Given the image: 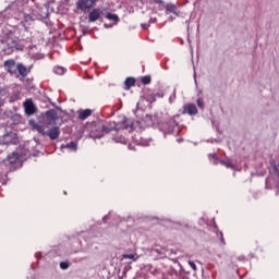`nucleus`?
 Listing matches in <instances>:
<instances>
[{
    "mask_svg": "<svg viewBox=\"0 0 279 279\" xmlns=\"http://www.w3.org/2000/svg\"><path fill=\"white\" fill-rule=\"evenodd\" d=\"M98 0H77L76 9L86 13L87 11L92 10L96 7Z\"/></svg>",
    "mask_w": 279,
    "mask_h": 279,
    "instance_id": "3",
    "label": "nucleus"
},
{
    "mask_svg": "<svg viewBox=\"0 0 279 279\" xmlns=\"http://www.w3.org/2000/svg\"><path fill=\"white\" fill-rule=\"evenodd\" d=\"M16 72L23 78L27 77V75L29 73L26 65H23V63H17L16 64Z\"/></svg>",
    "mask_w": 279,
    "mask_h": 279,
    "instance_id": "10",
    "label": "nucleus"
},
{
    "mask_svg": "<svg viewBox=\"0 0 279 279\" xmlns=\"http://www.w3.org/2000/svg\"><path fill=\"white\" fill-rule=\"evenodd\" d=\"M23 106H24V109H25V113H26L27 116H33V114H35V112H36V107H35V105H34L33 100H25V102L23 104Z\"/></svg>",
    "mask_w": 279,
    "mask_h": 279,
    "instance_id": "7",
    "label": "nucleus"
},
{
    "mask_svg": "<svg viewBox=\"0 0 279 279\" xmlns=\"http://www.w3.org/2000/svg\"><path fill=\"white\" fill-rule=\"evenodd\" d=\"M53 72L58 75H63L65 73V70L64 68L57 66V68H53Z\"/></svg>",
    "mask_w": 279,
    "mask_h": 279,
    "instance_id": "18",
    "label": "nucleus"
},
{
    "mask_svg": "<svg viewBox=\"0 0 279 279\" xmlns=\"http://www.w3.org/2000/svg\"><path fill=\"white\" fill-rule=\"evenodd\" d=\"M154 251H155L156 253H158V254H165V252H166L165 248H161V250L155 248Z\"/></svg>",
    "mask_w": 279,
    "mask_h": 279,
    "instance_id": "28",
    "label": "nucleus"
},
{
    "mask_svg": "<svg viewBox=\"0 0 279 279\" xmlns=\"http://www.w3.org/2000/svg\"><path fill=\"white\" fill-rule=\"evenodd\" d=\"M20 159V153H10V155H8L7 157V161L11 165H15Z\"/></svg>",
    "mask_w": 279,
    "mask_h": 279,
    "instance_id": "11",
    "label": "nucleus"
},
{
    "mask_svg": "<svg viewBox=\"0 0 279 279\" xmlns=\"http://www.w3.org/2000/svg\"><path fill=\"white\" fill-rule=\"evenodd\" d=\"M105 17H106L107 20H109V21L114 22V23H119V21H120L119 15H118V14H114V13H111V12H108V13L105 15Z\"/></svg>",
    "mask_w": 279,
    "mask_h": 279,
    "instance_id": "14",
    "label": "nucleus"
},
{
    "mask_svg": "<svg viewBox=\"0 0 279 279\" xmlns=\"http://www.w3.org/2000/svg\"><path fill=\"white\" fill-rule=\"evenodd\" d=\"M146 101H148L149 104L156 102V101H157L156 94H150V95L146 98Z\"/></svg>",
    "mask_w": 279,
    "mask_h": 279,
    "instance_id": "19",
    "label": "nucleus"
},
{
    "mask_svg": "<svg viewBox=\"0 0 279 279\" xmlns=\"http://www.w3.org/2000/svg\"><path fill=\"white\" fill-rule=\"evenodd\" d=\"M70 267V263L68 262H61L60 263V268L63 270H66Z\"/></svg>",
    "mask_w": 279,
    "mask_h": 279,
    "instance_id": "20",
    "label": "nucleus"
},
{
    "mask_svg": "<svg viewBox=\"0 0 279 279\" xmlns=\"http://www.w3.org/2000/svg\"><path fill=\"white\" fill-rule=\"evenodd\" d=\"M46 128L44 124H39L37 126V132L41 135H47L51 141H56L59 138L60 134H61V129L60 126H52V129H48V131H46Z\"/></svg>",
    "mask_w": 279,
    "mask_h": 279,
    "instance_id": "2",
    "label": "nucleus"
},
{
    "mask_svg": "<svg viewBox=\"0 0 279 279\" xmlns=\"http://www.w3.org/2000/svg\"><path fill=\"white\" fill-rule=\"evenodd\" d=\"M183 113H187L190 116H195L198 113V109L196 105H184Z\"/></svg>",
    "mask_w": 279,
    "mask_h": 279,
    "instance_id": "9",
    "label": "nucleus"
},
{
    "mask_svg": "<svg viewBox=\"0 0 279 279\" xmlns=\"http://www.w3.org/2000/svg\"><path fill=\"white\" fill-rule=\"evenodd\" d=\"M3 66L10 75L13 76L17 74V63L14 59H8L4 61Z\"/></svg>",
    "mask_w": 279,
    "mask_h": 279,
    "instance_id": "4",
    "label": "nucleus"
},
{
    "mask_svg": "<svg viewBox=\"0 0 279 279\" xmlns=\"http://www.w3.org/2000/svg\"><path fill=\"white\" fill-rule=\"evenodd\" d=\"M47 119H50L51 121H56L58 119V113L53 109L50 111H46Z\"/></svg>",
    "mask_w": 279,
    "mask_h": 279,
    "instance_id": "15",
    "label": "nucleus"
},
{
    "mask_svg": "<svg viewBox=\"0 0 279 279\" xmlns=\"http://www.w3.org/2000/svg\"><path fill=\"white\" fill-rule=\"evenodd\" d=\"M135 84L136 80L131 76H128V78H125L124 81L125 90L131 89L133 86H135Z\"/></svg>",
    "mask_w": 279,
    "mask_h": 279,
    "instance_id": "12",
    "label": "nucleus"
},
{
    "mask_svg": "<svg viewBox=\"0 0 279 279\" xmlns=\"http://www.w3.org/2000/svg\"><path fill=\"white\" fill-rule=\"evenodd\" d=\"M166 11L179 16L178 8L174 3H167Z\"/></svg>",
    "mask_w": 279,
    "mask_h": 279,
    "instance_id": "13",
    "label": "nucleus"
},
{
    "mask_svg": "<svg viewBox=\"0 0 279 279\" xmlns=\"http://www.w3.org/2000/svg\"><path fill=\"white\" fill-rule=\"evenodd\" d=\"M7 95H8L7 87H0V98Z\"/></svg>",
    "mask_w": 279,
    "mask_h": 279,
    "instance_id": "21",
    "label": "nucleus"
},
{
    "mask_svg": "<svg viewBox=\"0 0 279 279\" xmlns=\"http://www.w3.org/2000/svg\"><path fill=\"white\" fill-rule=\"evenodd\" d=\"M96 128L98 129V133H96L97 138H101L104 134H109L113 131H119V126L117 122H98L96 123Z\"/></svg>",
    "mask_w": 279,
    "mask_h": 279,
    "instance_id": "1",
    "label": "nucleus"
},
{
    "mask_svg": "<svg viewBox=\"0 0 279 279\" xmlns=\"http://www.w3.org/2000/svg\"><path fill=\"white\" fill-rule=\"evenodd\" d=\"M149 4H163V0H148Z\"/></svg>",
    "mask_w": 279,
    "mask_h": 279,
    "instance_id": "23",
    "label": "nucleus"
},
{
    "mask_svg": "<svg viewBox=\"0 0 279 279\" xmlns=\"http://www.w3.org/2000/svg\"><path fill=\"white\" fill-rule=\"evenodd\" d=\"M220 241H221L222 244H226V240L223 238V233H220Z\"/></svg>",
    "mask_w": 279,
    "mask_h": 279,
    "instance_id": "29",
    "label": "nucleus"
},
{
    "mask_svg": "<svg viewBox=\"0 0 279 279\" xmlns=\"http://www.w3.org/2000/svg\"><path fill=\"white\" fill-rule=\"evenodd\" d=\"M123 258H125V259H128V258L134 259L135 256H134L133 254H124V255H123Z\"/></svg>",
    "mask_w": 279,
    "mask_h": 279,
    "instance_id": "27",
    "label": "nucleus"
},
{
    "mask_svg": "<svg viewBox=\"0 0 279 279\" xmlns=\"http://www.w3.org/2000/svg\"><path fill=\"white\" fill-rule=\"evenodd\" d=\"M197 106H198L199 108H204V100H203V98H198V99H197Z\"/></svg>",
    "mask_w": 279,
    "mask_h": 279,
    "instance_id": "24",
    "label": "nucleus"
},
{
    "mask_svg": "<svg viewBox=\"0 0 279 279\" xmlns=\"http://www.w3.org/2000/svg\"><path fill=\"white\" fill-rule=\"evenodd\" d=\"M116 143H121V144H125L126 143V138L125 137H114Z\"/></svg>",
    "mask_w": 279,
    "mask_h": 279,
    "instance_id": "22",
    "label": "nucleus"
},
{
    "mask_svg": "<svg viewBox=\"0 0 279 279\" xmlns=\"http://www.w3.org/2000/svg\"><path fill=\"white\" fill-rule=\"evenodd\" d=\"M92 114H93L92 109H78L77 111V117L80 121H84L88 119L89 117H92Z\"/></svg>",
    "mask_w": 279,
    "mask_h": 279,
    "instance_id": "8",
    "label": "nucleus"
},
{
    "mask_svg": "<svg viewBox=\"0 0 279 279\" xmlns=\"http://www.w3.org/2000/svg\"><path fill=\"white\" fill-rule=\"evenodd\" d=\"M189 265H190V267H191L194 271L197 270V266H196V264H195L194 262H189Z\"/></svg>",
    "mask_w": 279,
    "mask_h": 279,
    "instance_id": "25",
    "label": "nucleus"
},
{
    "mask_svg": "<svg viewBox=\"0 0 279 279\" xmlns=\"http://www.w3.org/2000/svg\"><path fill=\"white\" fill-rule=\"evenodd\" d=\"M100 16L101 10L99 8H95L88 13V22H97L100 19Z\"/></svg>",
    "mask_w": 279,
    "mask_h": 279,
    "instance_id": "6",
    "label": "nucleus"
},
{
    "mask_svg": "<svg viewBox=\"0 0 279 279\" xmlns=\"http://www.w3.org/2000/svg\"><path fill=\"white\" fill-rule=\"evenodd\" d=\"M7 46L8 49H15L17 51H22L24 49V46L20 44L19 39L15 37H8L7 38Z\"/></svg>",
    "mask_w": 279,
    "mask_h": 279,
    "instance_id": "5",
    "label": "nucleus"
},
{
    "mask_svg": "<svg viewBox=\"0 0 279 279\" xmlns=\"http://www.w3.org/2000/svg\"><path fill=\"white\" fill-rule=\"evenodd\" d=\"M24 20H25L26 22L34 21L33 16H32L31 14H26V15L24 16Z\"/></svg>",
    "mask_w": 279,
    "mask_h": 279,
    "instance_id": "26",
    "label": "nucleus"
},
{
    "mask_svg": "<svg viewBox=\"0 0 279 279\" xmlns=\"http://www.w3.org/2000/svg\"><path fill=\"white\" fill-rule=\"evenodd\" d=\"M141 83L143 85H149L151 83V76H142L141 77Z\"/></svg>",
    "mask_w": 279,
    "mask_h": 279,
    "instance_id": "17",
    "label": "nucleus"
},
{
    "mask_svg": "<svg viewBox=\"0 0 279 279\" xmlns=\"http://www.w3.org/2000/svg\"><path fill=\"white\" fill-rule=\"evenodd\" d=\"M65 147L73 151H76L77 150V142H69V144H66Z\"/></svg>",
    "mask_w": 279,
    "mask_h": 279,
    "instance_id": "16",
    "label": "nucleus"
}]
</instances>
